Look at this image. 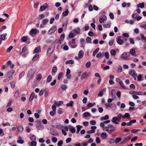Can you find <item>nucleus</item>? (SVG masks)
Here are the masks:
<instances>
[{
    "instance_id": "a211bd4d",
    "label": "nucleus",
    "mask_w": 146,
    "mask_h": 146,
    "mask_svg": "<svg viewBox=\"0 0 146 146\" xmlns=\"http://www.w3.org/2000/svg\"><path fill=\"white\" fill-rule=\"evenodd\" d=\"M17 129L19 132L22 133L23 130V128L22 125H20L17 127Z\"/></svg>"
},
{
    "instance_id": "f257e3e1",
    "label": "nucleus",
    "mask_w": 146,
    "mask_h": 146,
    "mask_svg": "<svg viewBox=\"0 0 146 146\" xmlns=\"http://www.w3.org/2000/svg\"><path fill=\"white\" fill-rule=\"evenodd\" d=\"M121 113L119 114L117 117H114L112 118L111 121L113 123L115 124H118V122L121 119Z\"/></svg>"
},
{
    "instance_id": "423d86ee",
    "label": "nucleus",
    "mask_w": 146,
    "mask_h": 146,
    "mask_svg": "<svg viewBox=\"0 0 146 146\" xmlns=\"http://www.w3.org/2000/svg\"><path fill=\"white\" fill-rule=\"evenodd\" d=\"M104 129L109 134H111L112 132L116 130V127H114L111 129H108L107 127H104Z\"/></svg>"
},
{
    "instance_id": "5fc2aeb1",
    "label": "nucleus",
    "mask_w": 146,
    "mask_h": 146,
    "mask_svg": "<svg viewBox=\"0 0 146 146\" xmlns=\"http://www.w3.org/2000/svg\"><path fill=\"white\" fill-rule=\"evenodd\" d=\"M57 70V68L56 66H54L52 69V72L54 73H56V72Z\"/></svg>"
},
{
    "instance_id": "6ab92c4d",
    "label": "nucleus",
    "mask_w": 146,
    "mask_h": 146,
    "mask_svg": "<svg viewBox=\"0 0 146 146\" xmlns=\"http://www.w3.org/2000/svg\"><path fill=\"white\" fill-rule=\"evenodd\" d=\"M53 52V50L51 48H49L47 52V56H49Z\"/></svg>"
},
{
    "instance_id": "5701e85b",
    "label": "nucleus",
    "mask_w": 146,
    "mask_h": 146,
    "mask_svg": "<svg viewBox=\"0 0 146 146\" xmlns=\"http://www.w3.org/2000/svg\"><path fill=\"white\" fill-rule=\"evenodd\" d=\"M90 114L88 112H85L83 114V117H87L90 116Z\"/></svg>"
},
{
    "instance_id": "4d7b16f0",
    "label": "nucleus",
    "mask_w": 146,
    "mask_h": 146,
    "mask_svg": "<svg viewBox=\"0 0 146 146\" xmlns=\"http://www.w3.org/2000/svg\"><path fill=\"white\" fill-rule=\"evenodd\" d=\"M27 36H24L22 38L21 40L23 42H25L27 40Z\"/></svg>"
},
{
    "instance_id": "a19ab883",
    "label": "nucleus",
    "mask_w": 146,
    "mask_h": 146,
    "mask_svg": "<svg viewBox=\"0 0 146 146\" xmlns=\"http://www.w3.org/2000/svg\"><path fill=\"white\" fill-rule=\"evenodd\" d=\"M52 76H51V75H49L48 78H47V82H50V81L52 79Z\"/></svg>"
},
{
    "instance_id": "2f4dec72",
    "label": "nucleus",
    "mask_w": 146,
    "mask_h": 146,
    "mask_svg": "<svg viewBox=\"0 0 146 146\" xmlns=\"http://www.w3.org/2000/svg\"><path fill=\"white\" fill-rule=\"evenodd\" d=\"M132 136L131 135H129L126 138L124 139L125 141L127 142L130 140V139L132 137Z\"/></svg>"
},
{
    "instance_id": "a878e982",
    "label": "nucleus",
    "mask_w": 146,
    "mask_h": 146,
    "mask_svg": "<svg viewBox=\"0 0 146 146\" xmlns=\"http://www.w3.org/2000/svg\"><path fill=\"white\" fill-rule=\"evenodd\" d=\"M104 56V53L100 52L97 54L96 57L98 58H101Z\"/></svg>"
},
{
    "instance_id": "1a4fd4ad",
    "label": "nucleus",
    "mask_w": 146,
    "mask_h": 146,
    "mask_svg": "<svg viewBox=\"0 0 146 146\" xmlns=\"http://www.w3.org/2000/svg\"><path fill=\"white\" fill-rule=\"evenodd\" d=\"M129 74L133 76H137V74L135 73L134 70H130L129 72Z\"/></svg>"
},
{
    "instance_id": "e2e57ef3",
    "label": "nucleus",
    "mask_w": 146,
    "mask_h": 146,
    "mask_svg": "<svg viewBox=\"0 0 146 146\" xmlns=\"http://www.w3.org/2000/svg\"><path fill=\"white\" fill-rule=\"evenodd\" d=\"M140 36L141 37V39L145 40V42H146V37H145L143 34H141L140 35Z\"/></svg>"
},
{
    "instance_id": "de8ad7c7",
    "label": "nucleus",
    "mask_w": 146,
    "mask_h": 146,
    "mask_svg": "<svg viewBox=\"0 0 146 146\" xmlns=\"http://www.w3.org/2000/svg\"><path fill=\"white\" fill-rule=\"evenodd\" d=\"M74 32L76 33L77 34L79 33L80 32V29L79 28H78L76 29H74Z\"/></svg>"
},
{
    "instance_id": "09e8293b",
    "label": "nucleus",
    "mask_w": 146,
    "mask_h": 146,
    "mask_svg": "<svg viewBox=\"0 0 146 146\" xmlns=\"http://www.w3.org/2000/svg\"><path fill=\"white\" fill-rule=\"evenodd\" d=\"M19 92L18 91H16L14 94V96L16 98H18L19 97Z\"/></svg>"
},
{
    "instance_id": "0e129e2a",
    "label": "nucleus",
    "mask_w": 146,
    "mask_h": 146,
    "mask_svg": "<svg viewBox=\"0 0 146 146\" xmlns=\"http://www.w3.org/2000/svg\"><path fill=\"white\" fill-rule=\"evenodd\" d=\"M113 42H114L113 39H112L109 42V45L110 46H112L113 45Z\"/></svg>"
},
{
    "instance_id": "8fccbe9b",
    "label": "nucleus",
    "mask_w": 146,
    "mask_h": 146,
    "mask_svg": "<svg viewBox=\"0 0 146 146\" xmlns=\"http://www.w3.org/2000/svg\"><path fill=\"white\" fill-rule=\"evenodd\" d=\"M86 41L88 43H89L92 40L91 38L89 37H87L86 38Z\"/></svg>"
},
{
    "instance_id": "3c124183",
    "label": "nucleus",
    "mask_w": 146,
    "mask_h": 146,
    "mask_svg": "<svg viewBox=\"0 0 146 146\" xmlns=\"http://www.w3.org/2000/svg\"><path fill=\"white\" fill-rule=\"evenodd\" d=\"M75 36V35L72 33H70L68 35V37L70 38H73Z\"/></svg>"
},
{
    "instance_id": "72a5a7b5",
    "label": "nucleus",
    "mask_w": 146,
    "mask_h": 146,
    "mask_svg": "<svg viewBox=\"0 0 146 146\" xmlns=\"http://www.w3.org/2000/svg\"><path fill=\"white\" fill-rule=\"evenodd\" d=\"M74 102L72 101H70L69 102L66 104L67 106L72 107L74 104Z\"/></svg>"
},
{
    "instance_id": "c9c22d12",
    "label": "nucleus",
    "mask_w": 146,
    "mask_h": 146,
    "mask_svg": "<svg viewBox=\"0 0 146 146\" xmlns=\"http://www.w3.org/2000/svg\"><path fill=\"white\" fill-rule=\"evenodd\" d=\"M76 127L77 129L76 133H78L81 129V128L82 127V126L80 125H77Z\"/></svg>"
},
{
    "instance_id": "774afa93",
    "label": "nucleus",
    "mask_w": 146,
    "mask_h": 146,
    "mask_svg": "<svg viewBox=\"0 0 146 146\" xmlns=\"http://www.w3.org/2000/svg\"><path fill=\"white\" fill-rule=\"evenodd\" d=\"M36 141H33L31 143V146H36Z\"/></svg>"
},
{
    "instance_id": "a18cd8bd",
    "label": "nucleus",
    "mask_w": 146,
    "mask_h": 146,
    "mask_svg": "<svg viewBox=\"0 0 146 146\" xmlns=\"http://www.w3.org/2000/svg\"><path fill=\"white\" fill-rule=\"evenodd\" d=\"M45 93V96H46L48 94L49 90L48 88H45L44 89V92Z\"/></svg>"
},
{
    "instance_id": "c756f323",
    "label": "nucleus",
    "mask_w": 146,
    "mask_h": 146,
    "mask_svg": "<svg viewBox=\"0 0 146 146\" xmlns=\"http://www.w3.org/2000/svg\"><path fill=\"white\" fill-rule=\"evenodd\" d=\"M119 85L121 86L122 88L123 89H126L125 87L123 84V82L121 81H119Z\"/></svg>"
},
{
    "instance_id": "ea45409f",
    "label": "nucleus",
    "mask_w": 146,
    "mask_h": 146,
    "mask_svg": "<svg viewBox=\"0 0 146 146\" xmlns=\"http://www.w3.org/2000/svg\"><path fill=\"white\" fill-rule=\"evenodd\" d=\"M48 22V20L47 19H44L42 21V23L43 25L47 24Z\"/></svg>"
},
{
    "instance_id": "79ce46f5",
    "label": "nucleus",
    "mask_w": 146,
    "mask_h": 146,
    "mask_svg": "<svg viewBox=\"0 0 146 146\" xmlns=\"http://www.w3.org/2000/svg\"><path fill=\"white\" fill-rule=\"evenodd\" d=\"M121 141V138L120 137H117L116 138L115 141V143L117 144L120 142Z\"/></svg>"
},
{
    "instance_id": "cd10ccee",
    "label": "nucleus",
    "mask_w": 146,
    "mask_h": 146,
    "mask_svg": "<svg viewBox=\"0 0 146 146\" xmlns=\"http://www.w3.org/2000/svg\"><path fill=\"white\" fill-rule=\"evenodd\" d=\"M36 136L34 135H31L30 137V138L31 140L32 141L34 140H36Z\"/></svg>"
},
{
    "instance_id": "69168bd1",
    "label": "nucleus",
    "mask_w": 146,
    "mask_h": 146,
    "mask_svg": "<svg viewBox=\"0 0 146 146\" xmlns=\"http://www.w3.org/2000/svg\"><path fill=\"white\" fill-rule=\"evenodd\" d=\"M50 115L51 116H53L56 114V112L54 111H50L49 113Z\"/></svg>"
},
{
    "instance_id": "9b49d317",
    "label": "nucleus",
    "mask_w": 146,
    "mask_h": 146,
    "mask_svg": "<svg viewBox=\"0 0 146 146\" xmlns=\"http://www.w3.org/2000/svg\"><path fill=\"white\" fill-rule=\"evenodd\" d=\"M68 127L69 129V131L72 133H74L76 131V129L74 127L71 125H70L68 126Z\"/></svg>"
},
{
    "instance_id": "412c9836",
    "label": "nucleus",
    "mask_w": 146,
    "mask_h": 146,
    "mask_svg": "<svg viewBox=\"0 0 146 146\" xmlns=\"http://www.w3.org/2000/svg\"><path fill=\"white\" fill-rule=\"evenodd\" d=\"M35 96V93L34 92H32L29 97V100L30 102H31L33 99L34 97Z\"/></svg>"
},
{
    "instance_id": "7ed1b4c3",
    "label": "nucleus",
    "mask_w": 146,
    "mask_h": 146,
    "mask_svg": "<svg viewBox=\"0 0 146 146\" xmlns=\"http://www.w3.org/2000/svg\"><path fill=\"white\" fill-rule=\"evenodd\" d=\"M76 38H74L72 39L69 43V44L72 48H75L77 46V45L75 43Z\"/></svg>"
},
{
    "instance_id": "39448f33",
    "label": "nucleus",
    "mask_w": 146,
    "mask_h": 146,
    "mask_svg": "<svg viewBox=\"0 0 146 146\" xmlns=\"http://www.w3.org/2000/svg\"><path fill=\"white\" fill-rule=\"evenodd\" d=\"M36 127L37 129L41 130L44 129L40 121H37L36 122Z\"/></svg>"
},
{
    "instance_id": "864d4df0",
    "label": "nucleus",
    "mask_w": 146,
    "mask_h": 146,
    "mask_svg": "<svg viewBox=\"0 0 146 146\" xmlns=\"http://www.w3.org/2000/svg\"><path fill=\"white\" fill-rule=\"evenodd\" d=\"M107 127L108 129H110V128H113L114 127H116L113 126L112 124H109L107 127Z\"/></svg>"
},
{
    "instance_id": "4468645a",
    "label": "nucleus",
    "mask_w": 146,
    "mask_h": 146,
    "mask_svg": "<svg viewBox=\"0 0 146 146\" xmlns=\"http://www.w3.org/2000/svg\"><path fill=\"white\" fill-rule=\"evenodd\" d=\"M45 5H46L47 7H46L45 6H42L40 7V9L42 11H43L45 10L46 8H48L49 6L48 5V4L46 3L45 4Z\"/></svg>"
},
{
    "instance_id": "473e14b6",
    "label": "nucleus",
    "mask_w": 146,
    "mask_h": 146,
    "mask_svg": "<svg viewBox=\"0 0 146 146\" xmlns=\"http://www.w3.org/2000/svg\"><path fill=\"white\" fill-rule=\"evenodd\" d=\"M130 52L131 54L133 56H135V52L134 49H131L130 50Z\"/></svg>"
},
{
    "instance_id": "c03bdc74",
    "label": "nucleus",
    "mask_w": 146,
    "mask_h": 146,
    "mask_svg": "<svg viewBox=\"0 0 146 146\" xmlns=\"http://www.w3.org/2000/svg\"><path fill=\"white\" fill-rule=\"evenodd\" d=\"M110 53L113 56H115L116 54L115 50L114 49H112L110 51Z\"/></svg>"
},
{
    "instance_id": "f3484780",
    "label": "nucleus",
    "mask_w": 146,
    "mask_h": 146,
    "mask_svg": "<svg viewBox=\"0 0 146 146\" xmlns=\"http://www.w3.org/2000/svg\"><path fill=\"white\" fill-rule=\"evenodd\" d=\"M41 50V48L40 46L36 47L33 51V53L35 54L36 53L39 52Z\"/></svg>"
},
{
    "instance_id": "680f3d73",
    "label": "nucleus",
    "mask_w": 146,
    "mask_h": 146,
    "mask_svg": "<svg viewBox=\"0 0 146 146\" xmlns=\"http://www.w3.org/2000/svg\"><path fill=\"white\" fill-rule=\"evenodd\" d=\"M63 143V141L62 140H60L58 141L57 143L58 146H61Z\"/></svg>"
},
{
    "instance_id": "49530a36",
    "label": "nucleus",
    "mask_w": 146,
    "mask_h": 146,
    "mask_svg": "<svg viewBox=\"0 0 146 146\" xmlns=\"http://www.w3.org/2000/svg\"><path fill=\"white\" fill-rule=\"evenodd\" d=\"M25 74V72H21L19 75V79H21V78H22L24 75Z\"/></svg>"
},
{
    "instance_id": "aec40b11",
    "label": "nucleus",
    "mask_w": 146,
    "mask_h": 146,
    "mask_svg": "<svg viewBox=\"0 0 146 146\" xmlns=\"http://www.w3.org/2000/svg\"><path fill=\"white\" fill-rule=\"evenodd\" d=\"M101 137L103 139H104L107 137V135L106 132L102 133L101 135Z\"/></svg>"
},
{
    "instance_id": "4be33fe9",
    "label": "nucleus",
    "mask_w": 146,
    "mask_h": 146,
    "mask_svg": "<svg viewBox=\"0 0 146 146\" xmlns=\"http://www.w3.org/2000/svg\"><path fill=\"white\" fill-rule=\"evenodd\" d=\"M109 118V116L108 115H106L104 117H102L100 118V120L102 121L104 120H106Z\"/></svg>"
},
{
    "instance_id": "4c0bfd02",
    "label": "nucleus",
    "mask_w": 146,
    "mask_h": 146,
    "mask_svg": "<svg viewBox=\"0 0 146 146\" xmlns=\"http://www.w3.org/2000/svg\"><path fill=\"white\" fill-rule=\"evenodd\" d=\"M110 26L111 23L110 22L109 23L104 24L103 25V27L105 28H109L110 27Z\"/></svg>"
},
{
    "instance_id": "13d9d810",
    "label": "nucleus",
    "mask_w": 146,
    "mask_h": 146,
    "mask_svg": "<svg viewBox=\"0 0 146 146\" xmlns=\"http://www.w3.org/2000/svg\"><path fill=\"white\" fill-rule=\"evenodd\" d=\"M17 142L18 143L23 144L24 143V141L23 140L19 139L17 141Z\"/></svg>"
},
{
    "instance_id": "2eb2a0df",
    "label": "nucleus",
    "mask_w": 146,
    "mask_h": 146,
    "mask_svg": "<svg viewBox=\"0 0 146 146\" xmlns=\"http://www.w3.org/2000/svg\"><path fill=\"white\" fill-rule=\"evenodd\" d=\"M84 54V52L82 50H80L78 53V56H79V58H82Z\"/></svg>"
},
{
    "instance_id": "7c9ffc66",
    "label": "nucleus",
    "mask_w": 146,
    "mask_h": 146,
    "mask_svg": "<svg viewBox=\"0 0 146 146\" xmlns=\"http://www.w3.org/2000/svg\"><path fill=\"white\" fill-rule=\"evenodd\" d=\"M140 27L142 28H144L146 29V21L142 23L140 25Z\"/></svg>"
},
{
    "instance_id": "f8f14e48",
    "label": "nucleus",
    "mask_w": 146,
    "mask_h": 146,
    "mask_svg": "<svg viewBox=\"0 0 146 146\" xmlns=\"http://www.w3.org/2000/svg\"><path fill=\"white\" fill-rule=\"evenodd\" d=\"M121 37V36H119L116 38L117 42L119 45L122 44L123 42V40L120 38Z\"/></svg>"
},
{
    "instance_id": "f03ea898",
    "label": "nucleus",
    "mask_w": 146,
    "mask_h": 146,
    "mask_svg": "<svg viewBox=\"0 0 146 146\" xmlns=\"http://www.w3.org/2000/svg\"><path fill=\"white\" fill-rule=\"evenodd\" d=\"M35 72V71L34 69H31L29 70L27 78H32Z\"/></svg>"
},
{
    "instance_id": "393cba45",
    "label": "nucleus",
    "mask_w": 146,
    "mask_h": 146,
    "mask_svg": "<svg viewBox=\"0 0 146 146\" xmlns=\"http://www.w3.org/2000/svg\"><path fill=\"white\" fill-rule=\"evenodd\" d=\"M65 37V35L64 34H62L61 35L60 37V40L58 41V42L60 44L61 43V40L62 41H63Z\"/></svg>"
},
{
    "instance_id": "6e6552de",
    "label": "nucleus",
    "mask_w": 146,
    "mask_h": 146,
    "mask_svg": "<svg viewBox=\"0 0 146 146\" xmlns=\"http://www.w3.org/2000/svg\"><path fill=\"white\" fill-rule=\"evenodd\" d=\"M130 55L129 52H124L121 55V57L123 59H126Z\"/></svg>"
},
{
    "instance_id": "6e6d98bb",
    "label": "nucleus",
    "mask_w": 146,
    "mask_h": 146,
    "mask_svg": "<svg viewBox=\"0 0 146 146\" xmlns=\"http://www.w3.org/2000/svg\"><path fill=\"white\" fill-rule=\"evenodd\" d=\"M61 88L63 90H66L67 88V86L65 85H63L61 86Z\"/></svg>"
},
{
    "instance_id": "b1692460",
    "label": "nucleus",
    "mask_w": 146,
    "mask_h": 146,
    "mask_svg": "<svg viewBox=\"0 0 146 146\" xmlns=\"http://www.w3.org/2000/svg\"><path fill=\"white\" fill-rule=\"evenodd\" d=\"M63 102L62 101H59L58 102H56V101H55L54 102L55 104L57 106L59 107L63 104Z\"/></svg>"
},
{
    "instance_id": "dca6fc26",
    "label": "nucleus",
    "mask_w": 146,
    "mask_h": 146,
    "mask_svg": "<svg viewBox=\"0 0 146 146\" xmlns=\"http://www.w3.org/2000/svg\"><path fill=\"white\" fill-rule=\"evenodd\" d=\"M145 4L143 2H142L141 3H140L138 5H137V8L140 7V8L142 9L144 7Z\"/></svg>"
},
{
    "instance_id": "e433bc0d",
    "label": "nucleus",
    "mask_w": 146,
    "mask_h": 146,
    "mask_svg": "<svg viewBox=\"0 0 146 146\" xmlns=\"http://www.w3.org/2000/svg\"><path fill=\"white\" fill-rule=\"evenodd\" d=\"M7 35V34L5 33L4 35L2 34L0 35V38L2 40H4L5 38V36Z\"/></svg>"
},
{
    "instance_id": "c85d7f7f",
    "label": "nucleus",
    "mask_w": 146,
    "mask_h": 146,
    "mask_svg": "<svg viewBox=\"0 0 146 146\" xmlns=\"http://www.w3.org/2000/svg\"><path fill=\"white\" fill-rule=\"evenodd\" d=\"M39 56V54H36L35 56L33 57V58L32 59V60L33 61H35L36 60Z\"/></svg>"
},
{
    "instance_id": "bf43d9fd",
    "label": "nucleus",
    "mask_w": 146,
    "mask_h": 146,
    "mask_svg": "<svg viewBox=\"0 0 146 146\" xmlns=\"http://www.w3.org/2000/svg\"><path fill=\"white\" fill-rule=\"evenodd\" d=\"M122 66H119L118 67L117 72H120L122 71Z\"/></svg>"
},
{
    "instance_id": "0eeeda50",
    "label": "nucleus",
    "mask_w": 146,
    "mask_h": 146,
    "mask_svg": "<svg viewBox=\"0 0 146 146\" xmlns=\"http://www.w3.org/2000/svg\"><path fill=\"white\" fill-rule=\"evenodd\" d=\"M106 88H105L104 89L100 91L99 93L98 94V96L99 97H102L104 94L106 92Z\"/></svg>"
},
{
    "instance_id": "9d476101",
    "label": "nucleus",
    "mask_w": 146,
    "mask_h": 146,
    "mask_svg": "<svg viewBox=\"0 0 146 146\" xmlns=\"http://www.w3.org/2000/svg\"><path fill=\"white\" fill-rule=\"evenodd\" d=\"M88 75V73L87 72H84L83 73L80 79L81 80H83L86 78Z\"/></svg>"
},
{
    "instance_id": "338daca9",
    "label": "nucleus",
    "mask_w": 146,
    "mask_h": 146,
    "mask_svg": "<svg viewBox=\"0 0 146 146\" xmlns=\"http://www.w3.org/2000/svg\"><path fill=\"white\" fill-rule=\"evenodd\" d=\"M91 66V62H87L86 64V68H89Z\"/></svg>"
},
{
    "instance_id": "bb28decb",
    "label": "nucleus",
    "mask_w": 146,
    "mask_h": 146,
    "mask_svg": "<svg viewBox=\"0 0 146 146\" xmlns=\"http://www.w3.org/2000/svg\"><path fill=\"white\" fill-rule=\"evenodd\" d=\"M131 94L139 95H142V92H141L133 91L131 92Z\"/></svg>"
},
{
    "instance_id": "ddd939ff",
    "label": "nucleus",
    "mask_w": 146,
    "mask_h": 146,
    "mask_svg": "<svg viewBox=\"0 0 146 146\" xmlns=\"http://www.w3.org/2000/svg\"><path fill=\"white\" fill-rule=\"evenodd\" d=\"M37 32V30L35 29H32L29 32V34L32 35V34H35Z\"/></svg>"
},
{
    "instance_id": "37998d69",
    "label": "nucleus",
    "mask_w": 146,
    "mask_h": 146,
    "mask_svg": "<svg viewBox=\"0 0 146 146\" xmlns=\"http://www.w3.org/2000/svg\"><path fill=\"white\" fill-rule=\"evenodd\" d=\"M42 77V75L40 74L37 75L36 76V80H40L41 79Z\"/></svg>"
},
{
    "instance_id": "20e7f679",
    "label": "nucleus",
    "mask_w": 146,
    "mask_h": 146,
    "mask_svg": "<svg viewBox=\"0 0 146 146\" xmlns=\"http://www.w3.org/2000/svg\"><path fill=\"white\" fill-rule=\"evenodd\" d=\"M56 30V25L53 26L48 31V33L49 35L51 34L54 33Z\"/></svg>"
},
{
    "instance_id": "f704fd0d",
    "label": "nucleus",
    "mask_w": 146,
    "mask_h": 146,
    "mask_svg": "<svg viewBox=\"0 0 146 146\" xmlns=\"http://www.w3.org/2000/svg\"><path fill=\"white\" fill-rule=\"evenodd\" d=\"M74 63V61L72 60H69L66 61L65 62V64H73Z\"/></svg>"
},
{
    "instance_id": "58836bf2",
    "label": "nucleus",
    "mask_w": 146,
    "mask_h": 146,
    "mask_svg": "<svg viewBox=\"0 0 146 146\" xmlns=\"http://www.w3.org/2000/svg\"><path fill=\"white\" fill-rule=\"evenodd\" d=\"M68 13L69 11L68 9H66L65 11L63 12L62 15L65 16H66L68 15Z\"/></svg>"
},
{
    "instance_id": "603ef678",
    "label": "nucleus",
    "mask_w": 146,
    "mask_h": 146,
    "mask_svg": "<svg viewBox=\"0 0 146 146\" xmlns=\"http://www.w3.org/2000/svg\"><path fill=\"white\" fill-rule=\"evenodd\" d=\"M140 131V129H133L131 130V132L132 133H137V132L139 131Z\"/></svg>"
},
{
    "instance_id": "052dcab7",
    "label": "nucleus",
    "mask_w": 146,
    "mask_h": 146,
    "mask_svg": "<svg viewBox=\"0 0 146 146\" xmlns=\"http://www.w3.org/2000/svg\"><path fill=\"white\" fill-rule=\"evenodd\" d=\"M15 82H12L11 83V87L12 88H13L15 87Z\"/></svg>"
}]
</instances>
